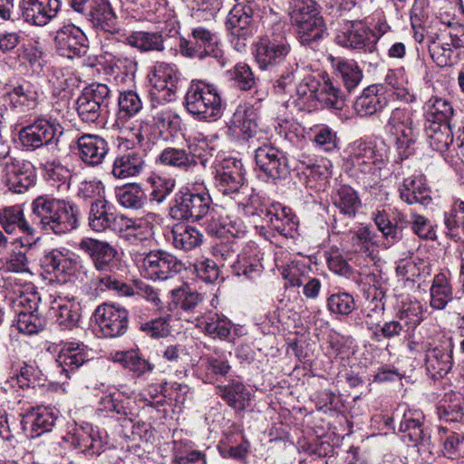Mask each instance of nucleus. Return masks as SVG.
<instances>
[{"instance_id": "nucleus-13", "label": "nucleus", "mask_w": 464, "mask_h": 464, "mask_svg": "<svg viewBox=\"0 0 464 464\" xmlns=\"http://www.w3.org/2000/svg\"><path fill=\"white\" fill-rule=\"evenodd\" d=\"M179 51L188 58H198L203 60L208 56L216 58L221 66H225L224 52L218 46L215 35L204 27L193 29L190 39L181 38Z\"/></svg>"}, {"instance_id": "nucleus-7", "label": "nucleus", "mask_w": 464, "mask_h": 464, "mask_svg": "<svg viewBox=\"0 0 464 464\" xmlns=\"http://www.w3.org/2000/svg\"><path fill=\"white\" fill-rule=\"evenodd\" d=\"M88 219L90 227L95 232L111 230L121 237H129L133 236L136 229V222L133 219L117 214L104 198L96 199L92 203Z\"/></svg>"}, {"instance_id": "nucleus-47", "label": "nucleus", "mask_w": 464, "mask_h": 464, "mask_svg": "<svg viewBox=\"0 0 464 464\" xmlns=\"http://www.w3.org/2000/svg\"><path fill=\"white\" fill-rule=\"evenodd\" d=\"M100 411L113 412L117 420L121 421H132V411L130 408V401L119 392L109 393L101 398Z\"/></svg>"}, {"instance_id": "nucleus-2", "label": "nucleus", "mask_w": 464, "mask_h": 464, "mask_svg": "<svg viewBox=\"0 0 464 464\" xmlns=\"http://www.w3.org/2000/svg\"><path fill=\"white\" fill-rule=\"evenodd\" d=\"M31 210L33 222L55 235H64L79 226V208L70 200L41 195L32 201Z\"/></svg>"}, {"instance_id": "nucleus-26", "label": "nucleus", "mask_w": 464, "mask_h": 464, "mask_svg": "<svg viewBox=\"0 0 464 464\" xmlns=\"http://www.w3.org/2000/svg\"><path fill=\"white\" fill-rule=\"evenodd\" d=\"M33 244L25 243L23 237L11 240L10 250L0 257V270L10 273L29 272L28 254Z\"/></svg>"}, {"instance_id": "nucleus-40", "label": "nucleus", "mask_w": 464, "mask_h": 464, "mask_svg": "<svg viewBox=\"0 0 464 464\" xmlns=\"http://www.w3.org/2000/svg\"><path fill=\"white\" fill-rule=\"evenodd\" d=\"M144 166L145 161L141 153L129 151L115 158L111 174L116 179H128L138 176Z\"/></svg>"}, {"instance_id": "nucleus-20", "label": "nucleus", "mask_w": 464, "mask_h": 464, "mask_svg": "<svg viewBox=\"0 0 464 464\" xmlns=\"http://www.w3.org/2000/svg\"><path fill=\"white\" fill-rule=\"evenodd\" d=\"M93 317L104 337H119L124 334L128 329L129 314L120 304L103 303L97 306Z\"/></svg>"}, {"instance_id": "nucleus-30", "label": "nucleus", "mask_w": 464, "mask_h": 464, "mask_svg": "<svg viewBox=\"0 0 464 464\" xmlns=\"http://www.w3.org/2000/svg\"><path fill=\"white\" fill-rule=\"evenodd\" d=\"M10 106L17 113H26L36 108L39 93L37 87L25 80L16 82L7 92Z\"/></svg>"}, {"instance_id": "nucleus-3", "label": "nucleus", "mask_w": 464, "mask_h": 464, "mask_svg": "<svg viewBox=\"0 0 464 464\" xmlns=\"http://www.w3.org/2000/svg\"><path fill=\"white\" fill-rule=\"evenodd\" d=\"M0 163H2V182L9 191L23 194L34 187L36 172L34 165L24 159L10 154V146L0 135Z\"/></svg>"}, {"instance_id": "nucleus-24", "label": "nucleus", "mask_w": 464, "mask_h": 464, "mask_svg": "<svg viewBox=\"0 0 464 464\" xmlns=\"http://www.w3.org/2000/svg\"><path fill=\"white\" fill-rule=\"evenodd\" d=\"M24 20L35 26L49 24L61 9L60 0H22L19 5Z\"/></svg>"}, {"instance_id": "nucleus-5", "label": "nucleus", "mask_w": 464, "mask_h": 464, "mask_svg": "<svg viewBox=\"0 0 464 464\" xmlns=\"http://www.w3.org/2000/svg\"><path fill=\"white\" fill-rule=\"evenodd\" d=\"M442 24L447 29L441 34L429 35L428 49L431 59L440 67L451 65L454 62V53L464 51V24L459 21L444 20Z\"/></svg>"}, {"instance_id": "nucleus-48", "label": "nucleus", "mask_w": 464, "mask_h": 464, "mask_svg": "<svg viewBox=\"0 0 464 464\" xmlns=\"http://www.w3.org/2000/svg\"><path fill=\"white\" fill-rule=\"evenodd\" d=\"M157 160L162 165L182 171H188L198 163L185 150L174 147L165 148L159 155Z\"/></svg>"}, {"instance_id": "nucleus-17", "label": "nucleus", "mask_w": 464, "mask_h": 464, "mask_svg": "<svg viewBox=\"0 0 464 464\" xmlns=\"http://www.w3.org/2000/svg\"><path fill=\"white\" fill-rule=\"evenodd\" d=\"M79 249L88 255L100 272L115 274L121 268L120 253L107 241L86 237L79 243Z\"/></svg>"}, {"instance_id": "nucleus-60", "label": "nucleus", "mask_w": 464, "mask_h": 464, "mask_svg": "<svg viewBox=\"0 0 464 464\" xmlns=\"http://www.w3.org/2000/svg\"><path fill=\"white\" fill-rule=\"evenodd\" d=\"M410 331L397 316L394 319L385 322L383 324H380L373 334L372 338L379 341L381 337L388 340L398 339L401 337H406L410 335Z\"/></svg>"}, {"instance_id": "nucleus-64", "label": "nucleus", "mask_w": 464, "mask_h": 464, "mask_svg": "<svg viewBox=\"0 0 464 464\" xmlns=\"http://www.w3.org/2000/svg\"><path fill=\"white\" fill-rule=\"evenodd\" d=\"M37 312H18L16 322L17 328L21 333L34 334L44 328V320L38 316Z\"/></svg>"}, {"instance_id": "nucleus-62", "label": "nucleus", "mask_w": 464, "mask_h": 464, "mask_svg": "<svg viewBox=\"0 0 464 464\" xmlns=\"http://www.w3.org/2000/svg\"><path fill=\"white\" fill-rule=\"evenodd\" d=\"M350 243L354 252L369 253L373 246L372 231L367 227H361L357 230L351 231Z\"/></svg>"}, {"instance_id": "nucleus-51", "label": "nucleus", "mask_w": 464, "mask_h": 464, "mask_svg": "<svg viewBox=\"0 0 464 464\" xmlns=\"http://www.w3.org/2000/svg\"><path fill=\"white\" fill-rule=\"evenodd\" d=\"M453 115V108L450 103L441 98L430 99L425 111V124L450 123Z\"/></svg>"}, {"instance_id": "nucleus-15", "label": "nucleus", "mask_w": 464, "mask_h": 464, "mask_svg": "<svg viewBox=\"0 0 464 464\" xmlns=\"http://www.w3.org/2000/svg\"><path fill=\"white\" fill-rule=\"evenodd\" d=\"M63 127L55 121L40 116L23 127L18 132L20 142L27 150H36L43 146L58 142Z\"/></svg>"}, {"instance_id": "nucleus-29", "label": "nucleus", "mask_w": 464, "mask_h": 464, "mask_svg": "<svg viewBox=\"0 0 464 464\" xmlns=\"http://www.w3.org/2000/svg\"><path fill=\"white\" fill-rule=\"evenodd\" d=\"M389 99L385 89L381 84H372L365 88L357 97L353 107L361 117L372 116L387 106Z\"/></svg>"}, {"instance_id": "nucleus-42", "label": "nucleus", "mask_w": 464, "mask_h": 464, "mask_svg": "<svg viewBox=\"0 0 464 464\" xmlns=\"http://www.w3.org/2000/svg\"><path fill=\"white\" fill-rule=\"evenodd\" d=\"M94 26L110 31L117 16L108 0H92L88 13L84 14Z\"/></svg>"}, {"instance_id": "nucleus-1", "label": "nucleus", "mask_w": 464, "mask_h": 464, "mask_svg": "<svg viewBox=\"0 0 464 464\" xmlns=\"http://www.w3.org/2000/svg\"><path fill=\"white\" fill-rule=\"evenodd\" d=\"M151 89L150 116L154 125L160 130H177L180 118L169 107L161 104L176 99L179 75L175 66L166 63H157L150 79Z\"/></svg>"}, {"instance_id": "nucleus-39", "label": "nucleus", "mask_w": 464, "mask_h": 464, "mask_svg": "<svg viewBox=\"0 0 464 464\" xmlns=\"http://www.w3.org/2000/svg\"><path fill=\"white\" fill-rule=\"evenodd\" d=\"M331 62L346 90V92H343L347 96L362 82V70L354 60L331 57Z\"/></svg>"}, {"instance_id": "nucleus-35", "label": "nucleus", "mask_w": 464, "mask_h": 464, "mask_svg": "<svg viewBox=\"0 0 464 464\" xmlns=\"http://www.w3.org/2000/svg\"><path fill=\"white\" fill-rule=\"evenodd\" d=\"M400 198L409 205L420 204L428 206L432 198L430 188L420 177H409L399 186Z\"/></svg>"}, {"instance_id": "nucleus-61", "label": "nucleus", "mask_w": 464, "mask_h": 464, "mask_svg": "<svg viewBox=\"0 0 464 464\" xmlns=\"http://www.w3.org/2000/svg\"><path fill=\"white\" fill-rule=\"evenodd\" d=\"M255 247L249 246L244 253L237 256V265H234V275H244L252 278V274L257 271L258 264L254 255Z\"/></svg>"}, {"instance_id": "nucleus-27", "label": "nucleus", "mask_w": 464, "mask_h": 464, "mask_svg": "<svg viewBox=\"0 0 464 464\" xmlns=\"http://www.w3.org/2000/svg\"><path fill=\"white\" fill-rule=\"evenodd\" d=\"M56 417L47 408H36L23 414L21 425L27 437L36 438L49 432L55 425Z\"/></svg>"}, {"instance_id": "nucleus-36", "label": "nucleus", "mask_w": 464, "mask_h": 464, "mask_svg": "<svg viewBox=\"0 0 464 464\" xmlns=\"http://www.w3.org/2000/svg\"><path fill=\"white\" fill-rule=\"evenodd\" d=\"M271 227L285 237H292L296 228V223L291 215V210L283 208L279 203H273L266 208L263 218Z\"/></svg>"}, {"instance_id": "nucleus-31", "label": "nucleus", "mask_w": 464, "mask_h": 464, "mask_svg": "<svg viewBox=\"0 0 464 464\" xmlns=\"http://www.w3.org/2000/svg\"><path fill=\"white\" fill-rule=\"evenodd\" d=\"M89 352L88 347L82 343H65L57 357L61 373L64 374L66 378H71L76 370L89 362Z\"/></svg>"}, {"instance_id": "nucleus-21", "label": "nucleus", "mask_w": 464, "mask_h": 464, "mask_svg": "<svg viewBox=\"0 0 464 464\" xmlns=\"http://www.w3.org/2000/svg\"><path fill=\"white\" fill-rule=\"evenodd\" d=\"M54 44L60 55L71 59L84 56L89 50L87 36L72 24H65L56 32Z\"/></svg>"}, {"instance_id": "nucleus-33", "label": "nucleus", "mask_w": 464, "mask_h": 464, "mask_svg": "<svg viewBox=\"0 0 464 464\" xmlns=\"http://www.w3.org/2000/svg\"><path fill=\"white\" fill-rule=\"evenodd\" d=\"M452 345L450 341H442L426 353L427 371L436 378H443L452 367Z\"/></svg>"}, {"instance_id": "nucleus-52", "label": "nucleus", "mask_w": 464, "mask_h": 464, "mask_svg": "<svg viewBox=\"0 0 464 464\" xmlns=\"http://www.w3.org/2000/svg\"><path fill=\"white\" fill-rule=\"evenodd\" d=\"M56 322L63 329H72L80 319L79 304L70 300H61L53 306Z\"/></svg>"}, {"instance_id": "nucleus-28", "label": "nucleus", "mask_w": 464, "mask_h": 464, "mask_svg": "<svg viewBox=\"0 0 464 464\" xmlns=\"http://www.w3.org/2000/svg\"><path fill=\"white\" fill-rule=\"evenodd\" d=\"M423 420L422 412L412 410L406 411L401 419L399 431L414 446L430 444V435L423 425Z\"/></svg>"}, {"instance_id": "nucleus-25", "label": "nucleus", "mask_w": 464, "mask_h": 464, "mask_svg": "<svg viewBox=\"0 0 464 464\" xmlns=\"http://www.w3.org/2000/svg\"><path fill=\"white\" fill-rule=\"evenodd\" d=\"M255 160L260 170L274 179H281L288 173L284 154L275 147L270 145L259 147L256 150Z\"/></svg>"}, {"instance_id": "nucleus-49", "label": "nucleus", "mask_w": 464, "mask_h": 464, "mask_svg": "<svg viewBox=\"0 0 464 464\" xmlns=\"http://www.w3.org/2000/svg\"><path fill=\"white\" fill-rule=\"evenodd\" d=\"M425 133L430 147L437 151H445L453 142L450 123L425 124Z\"/></svg>"}, {"instance_id": "nucleus-54", "label": "nucleus", "mask_w": 464, "mask_h": 464, "mask_svg": "<svg viewBox=\"0 0 464 464\" xmlns=\"http://www.w3.org/2000/svg\"><path fill=\"white\" fill-rule=\"evenodd\" d=\"M172 294L177 298V304L184 313L195 314L196 320L199 318L204 299L202 295L186 289H175Z\"/></svg>"}, {"instance_id": "nucleus-14", "label": "nucleus", "mask_w": 464, "mask_h": 464, "mask_svg": "<svg viewBox=\"0 0 464 464\" xmlns=\"http://www.w3.org/2000/svg\"><path fill=\"white\" fill-rule=\"evenodd\" d=\"M40 266L45 273L53 276L61 282L69 281L75 271L88 278V267L77 257L70 256L67 250L62 251L56 248L44 250L40 258Z\"/></svg>"}, {"instance_id": "nucleus-22", "label": "nucleus", "mask_w": 464, "mask_h": 464, "mask_svg": "<svg viewBox=\"0 0 464 464\" xmlns=\"http://www.w3.org/2000/svg\"><path fill=\"white\" fill-rule=\"evenodd\" d=\"M206 230L211 237L224 241L214 247L215 256H220L224 260L229 258L231 256L229 239L232 235V219L229 213L223 207H218L213 210V215L207 224Z\"/></svg>"}, {"instance_id": "nucleus-56", "label": "nucleus", "mask_w": 464, "mask_h": 464, "mask_svg": "<svg viewBox=\"0 0 464 464\" xmlns=\"http://www.w3.org/2000/svg\"><path fill=\"white\" fill-rule=\"evenodd\" d=\"M327 309L330 313L347 316L356 308L353 296L347 292H338L328 296Z\"/></svg>"}, {"instance_id": "nucleus-44", "label": "nucleus", "mask_w": 464, "mask_h": 464, "mask_svg": "<svg viewBox=\"0 0 464 464\" xmlns=\"http://www.w3.org/2000/svg\"><path fill=\"white\" fill-rule=\"evenodd\" d=\"M172 244L175 248L184 251L191 250L202 243V234L197 228L185 224L172 227Z\"/></svg>"}, {"instance_id": "nucleus-59", "label": "nucleus", "mask_w": 464, "mask_h": 464, "mask_svg": "<svg viewBox=\"0 0 464 464\" xmlns=\"http://www.w3.org/2000/svg\"><path fill=\"white\" fill-rule=\"evenodd\" d=\"M118 105L120 114L128 118L137 115L143 108L140 95L132 90L124 91L120 93Z\"/></svg>"}, {"instance_id": "nucleus-50", "label": "nucleus", "mask_w": 464, "mask_h": 464, "mask_svg": "<svg viewBox=\"0 0 464 464\" xmlns=\"http://www.w3.org/2000/svg\"><path fill=\"white\" fill-rule=\"evenodd\" d=\"M243 14L237 19H234V36L237 37L235 48L242 51L249 39L254 35L253 8L240 9Z\"/></svg>"}, {"instance_id": "nucleus-10", "label": "nucleus", "mask_w": 464, "mask_h": 464, "mask_svg": "<svg viewBox=\"0 0 464 464\" xmlns=\"http://www.w3.org/2000/svg\"><path fill=\"white\" fill-rule=\"evenodd\" d=\"M292 13V20L297 26V34L303 45H309L323 38L325 24L312 0H297Z\"/></svg>"}, {"instance_id": "nucleus-11", "label": "nucleus", "mask_w": 464, "mask_h": 464, "mask_svg": "<svg viewBox=\"0 0 464 464\" xmlns=\"http://www.w3.org/2000/svg\"><path fill=\"white\" fill-rule=\"evenodd\" d=\"M237 174L238 179L234 176V202L237 205L238 214L247 218L249 225L256 227V221L250 220L256 217H265L266 208L257 195L253 194V188L249 187L245 177L246 170L241 160L234 158V175Z\"/></svg>"}, {"instance_id": "nucleus-55", "label": "nucleus", "mask_w": 464, "mask_h": 464, "mask_svg": "<svg viewBox=\"0 0 464 464\" xmlns=\"http://www.w3.org/2000/svg\"><path fill=\"white\" fill-rule=\"evenodd\" d=\"M221 160L217 166L215 184L218 191L229 198L232 193V162L229 158L219 156Z\"/></svg>"}, {"instance_id": "nucleus-57", "label": "nucleus", "mask_w": 464, "mask_h": 464, "mask_svg": "<svg viewBox=\"0 0 464 464\" xmlns=\"http://www.w3.org/2000/svg\"><path fill=\"white\" fill-rule=\"evenodd\" d=\"M396 316L412 332L423 320V307L419 301L404 304Z\"/></svg>"}, {"instance_id": "nucleus-38", "label": "nucleus", "mask_w": 464, "mask_h": 464, "mask_svg": "<svg viewBox=\"0 0 464 464\" xmlns=\"http://www.w3.org/2000/svg\"><path fill=\"white\" fill-rule=\"evenodd\" d=\"M75 436L78 446L82 450L90 451L96 455L101 454L108 443L107 432L99 427H93L90 424H86L77 430Z\"/></svg>"}, {"instance_id": "nucleus-43", "label": "nucleus", "mask_w": 464, "mask_h": 464, "mask_svg": "<svg viewBox=\"0 0 464 464\" xmlns=\"http://www.w3.org/2000/svg\"><path fill=\"white\" fill-rule=\"evenodd\" d=\"M331 200L341 213L349 217H354L361 207L357 192L348 185H340L333 190Z\"/></svg>"}, {"instance_id": "nucleus-41", "label": "nucleus", "mask_w": 464, "mask_h": 464, "mask_svg": "<svg viewBox=\"0 0 464 464\" xmlns=\"http://www.w3.org/2000/svg\"><path fill=\"white\" fill-rule=\"evenodd\" d=\"M112 360L138 378L151 372L154 369V365L135 350L116 352L112 355Z\"/></svg>"}, {"instance_id": "nucleus-45", "label": "nucleus", "mask_w": 464, "mask_h": 464, "mask_svg": "<svg viewBox=\"0 0 464 464\" xmlns=\"http://www.w3.org/2000/svg\"><path fill=\"white\" fill-rule=\"evenodd\" d=\"M452 287L444 273L437 274L430 288V305L436 310H442L452 300Z\"/></svg>"}, {"instance_id": "nucleus-58", "label": "nucleus", "mask_w": 464, "mask_h": 464, "mask_svg": "<svg viewBox=\"0 0 464 464\" xmlns=\"http://www.w3.org/2000/svg\"><path fill=\"white\" fill-rule=\"evenodd\" d=\"M332 167L330 162L328 164L306 166L304 174L306 176L307 185L318 189L324 188L328 179L332 177Z\"/></svg>"}, {"instance_id": "nucleus-34", "label": "nucleus", "mask_w": 464, "mask_h": 464, "mask_svg": "<svg viewBox=\"0 0 464 464\" xmlns=\"http://www.w3.org/2000/svg\"><path fill=\"white\" fill-rule=\"evenodd\" d=\"M350 160L353 169L362 173H373L377 165L382 161V155L377 154L374 146L361 140L351 147Z\"/></svg>"}, {"instance_id": "nucleus-16", "label": "nucleus", "mask_w": 464, "mask_h": 464, "mask_svg": "<svg viewBox=\"0 0 464 464\" xmlns=\"http://www.w3.org/2000/svg\"><path fill=\"white\" fill-rule=\"evenodd\" d=\"M299 97H316L328 108L341 111L346 103V95L338 84L329 78L319 83L314 77L307 76L296 87Z\"/></svg>"}, {"instance_id": "nucleus-8", "label": "nucleus", "mask_w": 464, "mask_h": 464, "mask_svg": "<svg viewBox=\"0 0 464 464\" xmlns=\"http://www.w3.org/2000/svg\"><path fill=\"white\" fill-rule=\"evenodd\" d=\"M388 133L394 136L396 149L401 159H407L415 151L420 130L415 124L412 112L406 109H394L385 125Z\"/></svg>"}, {"instance_id": "nucleus-19", "label": "nucleus", "mask_w": 464, "mask_h": 464, "mask_svg": "<svg viewBox=\"0 0 464 464\" xmlns=\"http://www.w3.org/2000/svg\"><path fill=\"white\" fill-rule=\"evenodd\" d=\"M145 276L152 280H167L184 269V264L174 255L164 250H152L141 258Z\"/></svg>"}, {"instance_id": "nucleus-23", "label": "nucleus", "mask_w": 464, "mask_h": 464, "mask_svg": "<svg viewBox=\"0 0 464 464\" xmlns=\"http://www.w3.org/2000/svg\"><path fill=\"white\" fill-rule=\"evenodd\" d=\"M71 145L74 153L87 166L101 165L109 151V145L105 139L96 134H82Z\"/></svg>"}, {"instance_id": "nucleus-12", "label": "nucleus", "mask_w": 464, "mask_h": 464, "mask_svg": "<svg viewBox=\"0 0 464 464\" xmlns=\"http://www.w3.org/2000/svg\"><path fill=\"white\" fill-rule=\"evenodd\" d=\"M334 42L339 46L365 53L376 52L378 38L362 20H345L338 30Z\"/></svg>"}, {"instance_id": "nucleus-18", "label": "nucleus", "mask_w": 464, "mask_h": 464, "mask_svg": "<svg viewBox=\"0 0 464 464\" xmlns=\"http://www.w3.org/2000/svg\"><path fill=\"white\" fill-rule=\"evenodd\" d=\"M110 89L106 84L92 83L84 88L76 101V111L84 122L98 121L102 111L108 107Z\"/></svg>"}, {"instance_id": "nucleus-9", "label": "nucleus", "mask_w": 464, "mask_h": 464, "mask_svg": "<svg viewBox=\"0 0 464 464\" xmlns=\"http://www.w3.org/2000/svg\"><path fill=\"white\" fill-rule=\"evenodd\" d=\"M211 202L206 191L182 188L175 195L169 215L177 220L198 221L209 212Z\"/></svg>"}, {"instance_id": "nucleus-37", "label": "nucleus", "mask_w": 464, "mask_h": 464, "mask_svg": "<svg viewBox=\"0 0 464 464\" xmlns=\"http://www.w3.org/2000/svg\"><path fill=\"white\" fill-rule=\"evenodd\" d=\"M0 227L7 235L14 234L16 229L27 236L35 234V229L26 220L20 205L9 206L0 209Z\"/></svg>"}, {"instance_id": "nucleus-6", "label": "nucleus", "mask_w": 464, "mask_h": 464, "mask_svg": "<svg viewBox=\"0 0 464 464\" xmlns=\"http://www.w3.org/2000/svg\"><path fill=\"white\" fill-rule=\"evenodd\" d=\"M188 111L200 121L216 120L222 114V102L215 88L202 82H192L187 91Z\"/></svg>"}, {"instance_id": "nucleus-32", "label": "nucleus", "mask_w": 464, "mask_h": 464, "mask_svg": "<svg viewBox=\"0 0 464 464\" xmlns=\"http://www.w3.org/2000/svg\"><path fill=\"white\" fill-rule=\"evenodd\" d=\"M370 282H372L373 297L369 304L362 310L363 314V324L366 328L372 332V334L379 329L382 323V316L385 312V303L382 301L384 297V291L382 288L381 280L375 274L368 276Z\"/></svg>"}, {"instance_id": "nucleus-63", "label": "nucleus", "mask_w": 464, "mask_h": 464, "mask_svg": "<svg viewBox=\"0 0 464 464\" xmlns=\"http://www.w3.org/2000/svg\"><path fill=\"white\" fill-rule=\"evenodd\" d=\"M110 63L118 70L123 71L125 74H134L138 63L127 50L117 49L109 53Z\"/></svg>"}, {"instance_id": "nucleus-53", "label": "nucleus", "mask_w": 464, "mask_h": 464, "mask_svg": "<svg viewBox=\"0 0 464 464\" xmlns=\"http://www.w3.org/2000/svg\"><path fill=\"white\" fill-rule=\"evenodd\" d=\"M118 202L126 208L140 209L146 203V194L139 184H129L116 192Z\"/></svg>"}, {"instance_id": "nucleus-46", "label": "nucleus", "mask_w": 464, "mask_h": 464, "mask_svg": "<svg viewBox=\"0 0 464 464\" xmlns=\"http://www.w3.org/2000/svg\"><path fill=\"white\" fill-rule=\"evenodd\" d=\"M125 43L143 53L164 50V38L159 33L133 32L126 37Z\"/></svg>"}, {"instance_id": "nucleus-4", "label": "nucleus", "mask_w": 464, "mask_h": 464, "mask_svg": "<svg viewBox=\"0 0 464 464\" xmlns=\"http://www.w3.org/2000/svg\"><path fill=\"white\" fill-rule=\"evenodd\" d=\"M255 56L263 70L285 63L288 65L295 60L291 58V45L281 24H275L268 34L259 38L255 44Z\"/></svg>"}]
</instances>
